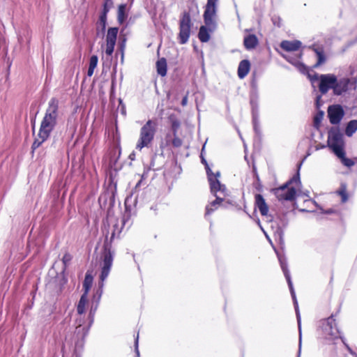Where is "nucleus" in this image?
Instances as JSON below:
<instances>
[{"mask_svg": "<svg viewBox=\"0 0 357 357\" xmlns=\"http://www.w3.org/2000/svg\"><path fill=\"white\" fill-rule=\"evenodd\" d=\"M338 194L341 196L342 202H345L347 201L348 197L346 190L344 188L339 190Z\"/></svg>", "mask_w": 357, "mask_h": 357, "instance_id": "obj_34", "label": "nucleus"}, {"mask_svg": "<svg viewBox=\"0 0 357 357\" xmlns=\"http://www.w3.org/2000/svg\"><path fill=\"white\" fill-rule=\"evenodd\" d=\"M243 43L247 50L254 49L258 44V39L254 34H249L244 38Z\"/></svg>", "mask_w": 357, "mask_h": 357, "instance_id": "obj_19", "label": "nucleus"}, {"mask_svg": "<svg viewBox=\"0 0 357 357\" xmlns=\"http://www.w3.org/2000/svg\"><path fill=\"white\" fill-rule=\"evenodd\" d=\"M202 162H204L206 166V170L210 183L211 191L216 197V199L213 201L206 207V215H208L213 212L215 209H217L218 206L223 201V198L220 197V195H217V193L220 192L225 195V191L226 188L225 186L222 185L218 180L220 172H218L216 174H213L204 158H202Z\"/></svg>", "mask_w": 357, "mask_h": 357, "instance_id": "obj_2", "label": "nucleus"}, {"mask_svg": "<svg viewBox=\"0 0 357 357\" xmlns=\"http://www.w3.org/2000/svg\"><path fill=\"white\" fill-rule=\"evenodd\" d=\"M59 118V100L53 98L48 102V107L45 116L41 121L38 138L32 144V149L38 148L45 140L48 139L52 131L57 124Z\"/></svg>", "mask_w": 357, "mask_h": 357, "instance_id": "obj_1", "label": "nucleus"}, {"mask_svg": "<svg viewBox=\"0 0 357 357\" xmlns=\"http://www.w3.org/2000/svg\"><path fill=\"white\" fill-rule=\"evenodd\" d=\"M324 114V113L322 111L319 112L316 114V116L314 118V122L315 126H318L320 123L321 121L323 119Z\"/></svg>", "mask_w": 357, "mask_h": 357, "instance_id": "obj_32", "label": "nucleus"}, {"mask_svg": "<svg viewBox=\"0 0 357 357\" xmlns=\"http://www.w3.org/2000/svg\"><path fill=\"white\" fill-rule=\"evenodd\" d=\"M280 47L287 52H295L301 47V42L299 40H284L281 43Z\"/></svg>", "mask_w": 357, "mask_h": 357, "instance_id": "obj_16", "label": "nucleus"}, {"mask_svg": "<svg viewBox=\"0 0 357 357\" xmlns=\"http://www.w3.org/2000/svg\"><path fill=\"white\" fill-rule=\"evenodd\" d=\"M125 47H126V39H123L119 45V49H120V51L121 52L122 57L123 56V52H124Z\"/></svg>", "mask_w": 357, "mask_h": 357, "instance_id": "obj_38", "label": "nucleus"}, {"mask_svg": "<svg viewBox=\"0 0 357 357\" xmlns=\"http://www.w3.org/2000/svg\"><path fill=\"white\" fill-rule=\"evenodd\" d=\"M85 317V314H83L82 317L77 314V317L76 319L77 326L75 333L77 334H82V336H85L87 334L93 322V318L91 315H89L86 319Z\"/></svg>", "mask_w": 357, "mask_h": 357, "instance_id": "obj_14", "label": "nucleus"}, {"mask_svg": "<svg viewBox=\"0 0 357 357\" xmlns=\"http://www.w3.org/2000/svg\"><path fill=\"white\" fill-rule=\"evenodd\" d=\"M314 51L316 52V54H317V56L318 59L317 63H316L315 66H318L322 64L323 63H324L326 61V59H325V56H324L323 51H321L319 49H314Z\"/></svg>", "mask_w": 357, "mask_h": 357, "instance_id": "obj_27", "label": "nucleus"}, {"mask_svg": "<svg viewBox=\"0 0 357 357\" xmlns=\"http://www.w3.org/2000/svg\"><path fill=\"white\" fill-rule=\"evenodd\" d=\"M157 125L153 120H149L141 128L139 137L136 144L135 149L141 151L143 148H149L153 141L156 132Z\"/></svg>", "mask_w": 357, "mask_h": 357, "instance_id": "obj_3", "label": "nucleus"}, {"mask_svg": "<svg viewBox=\"0 0 357 357\" xmlns=\"http://www.w3.org/2000/svg\"><path fill=\"white\" fill-rule=\"evenodd\" d=\"M250 63L248 60H243L240 62L238 68V75L239 78H244L249 73Z\"/></svg>", "mask_w": 357, "mask_h": 357, "instance_id": "obj_18", "label": "nucleus"}, {"mask_svg": "<svg viewBox=\"0 0 357 357\" xmlns=\"http://www.w3.org/2000/svg\"><path fill=\"white\" fill-rule=\"evenodd\" d=\"M119 29L117 27H110L107 29L105 43L102 45L101 49L104 55L102 59L110 61L116 45Z\"/></svg>", "mask_w": 357, "mask_h": 357, "instance_id": "obj_4", "label": "nucleus"}, {"mask_svg": "<svg viewBox=\"0 0 357 357\" xmlns=\"http://www.w3.org/2000/svg\"><path fill=\"white\" fill-rule=\"evenodd\" d=\"M340 160L342 164L347 167H351L354 165V162L352 160L347 158L345 157V151H343L342 156H337Z\"/></svg>", "mask_w": 357, "mask_h": 357, "instance_id": "obj_28", "label": "nucleus"}, {"mask_svg": "<svg viewBox=\"0 0 357 357\" xmlns=\"http://www.w3.org/2000/svg\"><path fill=\"white\" fill-rule=\"evenodd\" d=\"M138 340H139V334L137 335V337H136L135 341V352H136L137 357L139 356V349H138Z\"/></svg>", "mask_w": 357, "mask_h": 357, "instance_id": "obj_37", "label": "nucleus"}, {"mask_svg": "<svg viewBox=\"0 0 357 357\" xmlns=\"http://www.w3.org/2000/svg\"><path fill=\"white\" fill-rule=\"evenodd\" d=\"M328 117L332 124H337L344 116V111L340 105L330 106L328 109Z\"/></svg>", "mask_w": 357, "mask_h": 357, "instance_id": "obj_15", "label": "nucleus"}, {"mask_svg": "<svg viewBox=\"0 0 357 357\" xmlns=\"http://www.w3.org/2000/svg\"><path fill=\"white\" fill-rule=\"evenodd\" d=\"M217 2L218 0H207L206 5L204 19L206 25L210 27L214 26L213 18L216 14Z\"/></svg>", "mask_w": 357, "mask_h": 357, "instance_id": "obj_13", "label": "nucleus"}, {"mask_svg": "<svg viewBox=\"0 0 357 357\" xmlns=\"http://www.w3.org/2000/svg\"><path fill=\"white\" fill-rule=\"evenodd\" d=\"M114 259V255L109 248H105L104 251L100 257V266L101 273L100 279L103 282L109 275Z\"/></svg>", "mask_w": 357, "mask_h": 357, "instance_id": "obj_10", "label": "nucleus"}, {"mask_svg": "<svg viewBox=\"0 0 357 357\" xmlns=\"http://www.w3.org/2000/svg\"><path fill=\"white\" fill-rule=\"evenodd\" d=\"M198 36L199 40L203 43L208 42L210 39L208 31L206 27L204 26H201Z\"/></svg>", "mask_w": 357, "mask_h": 357, "instance_id": "obj_26", "label": "nucleus"}, {"mask_svg": "<svg viewBox=\"0 0 357 357\" xmlns=\"http://www.w3.org/2000/svg\"><path fill=\"white\" fill-rule=\"evenodd\" d=\"M179 28V42L181 44H185L188 40L190 34V17L188 13L185 12L183 14Z\"/></svg>", "mask_w": 357, "mask_h": 357, "instance_id": "obj_12", "label": "nucleus"}, {"mask_svg": "<svg viewBox=\"0 0 357 357\" xmlns=\"http://www.w3.org/2000/svg\"><path fill=\"white\" fill-rule=\"evenodd\" d=\"M283 56L290 63H296V61L291 59L289 55H283Z\"/></svg>", "mask_w": 357, "mask_h": 357, "instance_id": "obj_39", "label": "nucleus"}, {"mask_svg": "<svg viewBox=\"0 0 357 357\" xmlns=\"http://www.w3.org/2000/svg\"><path fill=\"white\" fill-rule=\"evenodd\" d=\"M171 144H172L173 146L174 147H180L182 145V140L180 138H178L176 135L175 136H174Z\"/></svg>", "mask_w": 357, "mask_h": 357, "instance_id": "obj_33", "label": "nucleus"}, {"mask_svg": "<svg viewBox=\"0 0 357 357\" xmlns=\"http://www.w3.org/2000/svg\"><path fill=\"white\" fill-rule=\"evenodd\" d=\"M350 78H342L338 81L336 79L333 86V92L335 95H341L351 88L355 89L357 82V66L350 68Z\"/></svg>", "mask_w": 357, "mask_h": 357, "instance_id": "obj_5", "label": "nucleus"}, {"mask_svg": "<svg viewBox=\"0 0 357 357\" xmlns=\"http://www.w3.org/2000/svg\"><path fill=\"white\" fill-rule=\"evenodd\" d=\"M98 64V56L96 55H93L90 58L89 61V66L87 72V75L89 77H91L94 73L95 68L97 67Z\"/></svg>", "mask_w": 357, "mask_h": 357, "instance_id": "obj_23", "label": "nucleus"}, {"mask_svg": "<svg viewBox=\"0 0 357 357\" xmlns=\"http://www.w3.org/2000/svg\"><path fill=\"white\" fill-rule=\"evenodd\" d=\"M172 136L174 137L173 133L172 134L167 133L166 135V137H165V145L166 146H169L171 144L172 139H173Z\"/></svg>", "mask_w": 357, "mask_h": 357, "instance_id": "obj_36", "label": "nucleus"}, {"mask_svg": "<svg viewBox=\"0 0 357 357\" xmlns=\"http://www.w3.org/2000/svg\"><path fill=\"white\" fill-rule=\"evenodd\" d=\"M187 102H188V97H187V96H185V97L183 98L182 101H181V104H182V105H183V106L186 105Z\"/></svg>", "mask_w": 357, "mask_h": 357, "instance_id": "obj_40", "label": "nucleus"}, {"mask_svg": "<svg viewBox=\"0 0 357 357\" xmlns=\"http://www.w3.org/2000/svg\"><path fill=\"white\" fill-rule=\"evenodd\" d=\"M72 257L70 254L66 253L62 259L63 263L65 266H66L71 260Z\"/></svg>", "mask_w": 357, "mask_h": 357, "instance_id": "obj_35", "label": "nucleus"}, {"mask_svg": "<svg viewBox=\"0 0 357 357\" xmlns=\"http://www.w3.org/2000/svg\"><path fill=\"white\" fill-rule=\"evenodd\" d=\"M357 130V120L349 121L345 130L347 136L351 137Z\"/></svg>", "mask_w": 357, "mask_h": 357, "instance_id": "obj_25", "label": "nucleus"}, {"mask_svg": "<svg viewBox=\"0 0 357 357\" xmlns=\"http://www.w3.org/2000/svg\"><path fill=\"white\" fill-rule=\"evenodd\" d=\"M328 146L337 156H342L344 150L343 136L338 131H331L328 134Z\"/></svg>", "mask_w": 357, "mask_h": 357, "instance_id": "obj_9", "label": "nucleus"}, {"mask_svg": "<svg viewBox=\"0 0 357 357\" xmlns=\"http://www.w3.org/2000/svg\"><path fill=\"white\" fill-rule=\"evenodd\" d=\"M255 205L262 215H267L268 207L262 195L259 194L255 195Z\"/></svg>", "mask_w": 357, "mask_h": 357, "instance_id": "obj_17", "label": "nucleus"}, {"mask_svg": "<svg viewBox=\"0 0 357 357\" xmlns=\"http://www.w3.org/2000/svg\"><path fill=\"white\" fill-rule=\"evenodd\" d=\"M128 15L126 13V4H121L118 8L117 20L120 24L124 23L127 19Z\"/></svg>", "mask_w": 357, "mask_h": 357, "instance_id": "obj_21", "label": "nucleus"}, {"mask_svg": "<svg viewBox=\"0 0 357 357\" xmlns=\"http://www.w3.org/2000/svg\"><path fill=\"white\" fill-rule=\"evenodd\" d=\"M158 73L161 76H165L167 74V62L165 58L159 59L156 63Z\"/></svg>", "mask_w": 357, "mask_h": 357, "instance_id": "obj_22", "label": "nucleus"}, {"mask_svg": "<svg viewBox=\"0 0 357 357\" xmlns=\"http://www.w3.org/2000/svg\"><path fill=\"white\" fill-rule=\"evenodd\" d=\"M280 266H281L282 270V271L284 274V276L286 278V280L287 281L292 298L294 300V307H295V310H296V317H297V321H298V328H299V349H298V357H300L301 349V316H300V313H299V310H298V302H297V300L296 298V294H295V291H294V289L293 287V284H292V282L291 280V277H290L289 271L287 269V264L286 261H284L282 259H280Z\"/></svg>", "mask_w": 357, "mask_h": 357, "instance_id": "obj_6", "label": "nucleus"}, {"mask_svg": "<svg viewBox=\"0 0 357 357\" xmlns=\"http://www.w3.org/2000/svg\"><path fill=\"white\" fill-rule=\"evenodd\" d=\"M321 327L325 339L334 340L340 337V333L337 328L335 320L333 317L323 320Z\"/></svg>", "mask_w": 357, "mask_h": 357, "instance_id": "obj_11", "label": "nucleus"}, {"mask_svg": "<svg viewBox=\"0 0 357 357\" xmlns=\"http://www.w3.org/2000/svg\"><path fill=\"white\" fill-rule=\"evenodd\" d=\"M107 15L105 13H102L100 15L98 22L100 25L102 26V30L104 31L106 28L107 24Z\"/></svg>", "mask_w": 357, "mask_h": 357, "instance_id": "obj_30", "label": "nucleus"}, {"mask_svg": "<svg viewBox=\"0 0 357 357\" xmlns=\"http://www.w3.org/2000/svg\"><path fill=\"white\" fill-rule=\"evenodd\" d=\"M294 182L297 183L298 185L300 184L298 176H294L288 183L274 190L275 195L279 200L291 201L295 198L296 193V188L294 187L288 186L289 184H291Z\"/></svg>", "mask_w": 357, "mask_h": 357, "instance_id": "obj_7", "label": "nucleus"}, {"mask_svg": "<svg viewBox=\"0 0 357 357\" xmlns=\"http://www.w3.org/2000/svg\"><path fill=\"white\" fill-rule=\"evenodd\" d=\"M320 99V97L317 98V102H318L319 100Z\"/></svg>", "mask_w": 357, "mask_h": 357, "instance_id": "obj_43", "label": "nucleus"}, {"mask_svg": "<svg viewBox=\"0 0 357 357\" xmlns=\"http://www.w3.org/2000/svg\"><path fill=\"white\" fill-rule=\"evenodd\" d=\"M172 129L173 135L175 136L178 128L180 127V121L175 118L171 117Z\"/></svg>", "mask_w": 357, "mask_h": 357, "instance_id": "obj_29", "label": "nucleus"}, {"mask_svg": "<svg viewBox=\"0 0 357 357\" xmlns=\"http://www.w3.org/2000/svg\"><path fill=\"white\" fill-rule=\"evenodd\" d=\"M141 183H142V180H140V181L137 183L136 187L139 186V185H140V184H141Z\"/></svg>", "mask_w": 357, "mask_h": 357, "instance_id": "obj_42", "label": "nucleus"}, {"mask_svg": "<svg viewBox=\"0 0 357 357\" xmlns=\"http://www.w3.org/2000/svg\"><path fill=\"white\" fill-rule=\"evenodd\" d=\"M87 306H88L87 295L86 294H83L80 298V300H79L77 307V314L80 317H82V314L85 313Z\"/></svg>", "mask_w": 357, "mask_h": 357, "instance_id": "obj_20", "label": "nucleus"}, {"mask_svg": "<svg viewBox=\"0 0 357 357\" xmlns=\"http://www.w3.org/2000/svg\"><path fill=\"white\" fill-rule=\"evenodd\" d=\"M309 78L312 81V84L315 80H319V88L321 93H326L330 89H333V86L336 82V77L333 74H326L318 75L317 74L313 76L309 75Z\"/></svg>", "mask_w": 357, "mask_h": 357, "instance_id": "obj_8", "label": "nucleus"}, {"mask_svg": "<svg viewBox=\"0 0 357 357\" xmlns=\"http://www.w3.org/2000/svg\"><path fill=\"white\" fill-rule=\"evenodd\" d=\"M93 283V277L89 273H86L84 278V281L83 282V288L84 289V293L86 295L88 294V292L89 289L91 287Z\"/></svg>", "mask_w": 357, "mask_h": 357, "instance_id": "obj_24", "label": "nucleus"}, {"mask_svg": "<svg viewBox=\"0 0 357 357\" xmlns=\"http://www.w3.org/2000/svg\"><path fill=\"white\" fill-rule=\"evenodd\" d=\"M333 212V211L330 209V210H328V211H325L324 213H332Z\"/></svg>", "mask_w": 357, "mask_h": 357, "instance_id": "obj_41", "label": "nucleus"}, {"mask_svg": "<svg viewBox=\"0 0 357 357\" xmlns=\"http://www.w3.org/2000/svg\"><path fill=\"white\" fill-rule=\"evenodd\" d=\"M113 6L112 0H105L104 5H103V10L102 13H105L106 15H107L108 12L111 9V8Z\"/></svg>", "mask_w": 357, "mask_h": 357, "instance_id": "obj_31", "label": "nucleus"}]
</instances>
